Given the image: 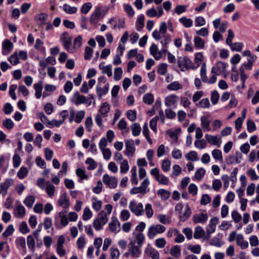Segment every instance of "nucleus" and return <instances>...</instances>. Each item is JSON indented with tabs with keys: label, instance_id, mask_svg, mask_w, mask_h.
<instances>
[{
	"label": "nucleus",
	"instance_id": "8",
	"mask_svg": "<svg viewBox=\"0 0 259 259\" xmlns=\"http://www.w3.org/2000/svg\"><path fill=\"white\" fill-rule=\"evenodd\" d=\"M228 64L222 61H219L217 63L216 66L212 67L211 72L212 74L219 75L226 71Z\"/></svg>",
	"mask_w": 259,
	"mask_h": 259
},
{
	"label": "nucleus",
	"instance_id": "54",
	"mask_svg": "<svg viewBox=\"0 0 259 259\" xmlns=\"http://www.w3.org/2000/svg\"><path fill=\"white\" fill-rule=\"evenodd\" d=\"M159 221L163 224H168L170 223V219L165 214H160L158 215Z\"/></svg>",
	"mask_w": 259,
	"mask_h": 259
},
{
	"label": "nucleus",
	"instance_id": "51",
	"mask_svg": "<svg viewBox=\"0 0 259 259\" xmlns=\"http://www.w3.org/2000/svg\"><path fill=\"white\" fill-rule=\"evenodd\" d=\"M228 45L230 47V48L232 51L237 52L240 51L243 47V44L241 42H231V44H229Z\"/></svg>",
	"mask_w": 259,
	"mask_h": 259
},
{
	"label": "nucleus",
	"instance_id": "6",
	"mask_svg": "<svg viewBox=\"0 0 259 259\" xmlns=\"http://www.w3.org/2000/svg\"><path fill=\"white\" fill-rule=\"evenodd\" d=\"M167 26L165 22H162L160 24L159 30H155L152 33V36L157 40H159L161 38L160 34H164L167 30Z\"/></svg>",
	"mask_w": 259,
	"mask_h": 259
},
{
	"label": "nucleus",
	"instance_id": "48",
	"mask_svg": "<svg viewBox=\"0 0 259 259\" xmlns=\"http://www.w3.org/2000/svg\"><path fill=\"white\" fill-rule=\"evenodd\" d=\"M93 216V213L90 210L88 207H86L84 208L83 213L82 215V219L84 221H88Z\"/></svg>",
	"mask_w": 259,
	"mask_h": 259
},
{
	"label": "nucleus",
	"instance_id": "1",
	"mask_svg": "<svg viewBox=\"0 0 259 259\" xmlns=\"http://www.w3.org/2000/svg\"><path fill=\"white\" fill-rule=\"evenodd\" d=\"M135 244V240H131L130 242L128 245V250L124 253V256L128 257L129 256H131L133 258H138L140 256L141 253L140 250L141 247L136 246Z\"/></svg>",
	"mask_w": 259,
	"mask_h": 259
},
{
	"label": "nucleus",
	"instance_id": "57",
	"mask_svg": "<svg viewBox=\"0 0 259 259\" xmlns=\"http://www.w3.org/2000/svg\"><path fill=\"white\" fill-rule=\"evenodd\" d=\"M14 230L13 226L12 225H9L6 230L3 233V236L5 237H8L13 234Z\"/></svg>",
	"mask_w": 259,
	"mask_h": 259
},
{
	"label": "nucleus",
	"instance_id": "24",
	"mask_svg": "<svg viewBox=\"0 0 259 259\" xmlns=\"http://www.w3.org/2000/svg\"><path fill=\"white\" fill-rule=\"evenodd\" d=\"M48 15L45 13H40L35 17V22L40 26L45 24Z\"/></svg>",
	"mask_w": 259,
	"mask_h": 259
},
{
	"label": "nucleus",
	"instance_id": "30",
	"mask_svg": "<svg viewBox=\"0 0 259 259\" xmlns=\"http://www.w3.org/2000/svg\"><path fill=\"white\" fill-rule=\"evenodd\" d=\"M16 216L18 218H23L25 215V208L22 205H18L16 208Z\"/></svg>",
	"mask_w": 259,
	"mask_h": 259
},
{
	"label": "nucleus",
	"instance_id": "29",
	"mask_svg": "<svg viewBox=\"0 0 259 259\" xmlns=\"http://www.w3.org/2000/svg\"><path fill=\"white\" fill-rule=\"evenodd\" d=\"M182 88L183 85L177 81H173L167 86V89L169 91H178Z\"/></svg>",
	"mask_w": 259,
	"mask_h": 259
},
{
	"label": "nucleus",
	"instance_id": "14",
	"mask_svg": "<svg viewBox=\"0 0 259 259\" xmlns=\"http://www.w3.org/2000/svg\"><path fill=\"white\" fill-rule=\"evenodd\" d=\"M58 204L65 209L69 207L70 205L69 200L66 193H63L61 195L58 200Z\"/></svg>",
	"mask_w": 259,
	"mask_h": 259
},
{
	"label": "nucleus",
	"instance_id": "52",
	"mask_svg": "<svg viewBox=\"0 0 259 259\" xmlns=\"http://www.w3.org/2000/svg\"><path fill=\"white\" fill-rule=\"evenodd\" d=\"M186 158L187 160H191L193 161H196L198 159V155L196 152L192 151L187 153L186 155Z\"/></svg>",
	"mask_w": 259,
	"mask_h": 259
},
{
	"label": "nucleus",
	"instance_id": "39",
	"mask_svg": "<svg viewBox=\"0 0 259 259\" xmlns=\"http://www.w3.org/2000/svg\"><path fill=\"white\" fill-rule=\"evenodd\" d=\"M196 106L202 108H208L210 107V104L208 98H203L201 100Z\"/></svg>",
	"mask_w": 259,
	"mask_h": 259
},
{
	"label": "nucleus",
	"instance_id": "60",
	"mask_svg": "<svg viewBox=\"0 0 259 259\" xmlns=\"http://www.w3.org/2000/svg\"><path fill=\"white\" fill-rule=\"evenodd\" d=\"M19 231L24 234L29 232L30 230L25 222H22L20 224Z\"/></svg>",
	"mask_w": 259,
	"mask_h": 259
},
{
	"label": "nucleus",
	"instance_id": "10",
	"mask_svg": "<svg viewBox=\"0 0 259 259\" xmlns=\"http://www.w3.org/2000/svg\"><path fill=\"white\" fill-rule=\"evenodd\" d=\"M219 219L217 217H214L210 220L209 223L206 227V233L208 235V239L210 237V234L214 232L216 225L219 223Z\"/></svg>",
	"mask_w": 259,
	"mask_h": 259
},
{
	"label": "nucleus",
	"instance_id": "26",
	"mask_svg": "<svg viewBox=\"0 0 259 259\" xmlns=\"http://www.w3.org/2000/svg\"><path fill=\"white\" fill-rule=\"evenodd\" d=\"M178 98V97L175 95H171L167 97L165 99V104L168 107H170L172 105H174L177 101L176 99Z\"/></svg>",
	"mask_w": 259,
	"mask_h": 259
},
{
	"label": "nucleus",
	"instance_id": "43",
	"mask_svg": "<svg viewBox=\"0 0 259 259\" xmlns=\"http://www.w3.org/2000/svg\"><path fill=\"white\" fill-rule=\"evenodd\" d=\"M143 102L148 105H151L154 101V96L151 93L145 94L143 98Z\"/></svg>",
	"mask_w": 259,
	"mask_h": 259
},
{
	"label": "nucleus",
	"instance_id": "9",
	"mask_svg": "<svg viewBox=\"0 0 259 259\" xmlns=\"http://www.w3.org/2000/svg\"><path fill=\"white\" fill-rule=\"evenodd\" d=\"M109 230L114 233H117L120 230V225L118 219L115 217H113L111 221L108 224Z\"/></svg>",
	"mask_w": 259,
	"mask_h": 259
},
{
	"label": "nucleus",
	"instance_id": "5",
	"mask_svg": "<svg viewBox=\"0 0 259 259\" xmlns=\"http://www.w3.org/2000/svg\"><path fill=\"white\" fill-rule=\"evenodd\" d=\"M61 40L65 49L69 52H72L71 48L72 38L67 32H64L61 36Z\"/></svg>",
	"mask_w": 259,
	"mask_h": 259
},
{
	"label": "nucleus",
	"instance_id": "3",
	"mask_svg": "<svg viewBox=\"0 0 259 259\" xmlns=\"http://www.w3.org/2000/svg\"><path fill=\"white\" fill-rule=\"evenodd\" d=\"M166 228L160 224L151 225L148 229L147 236L149 238L153 239L158 234H161L165 232Z\"/></svg>",
	"mask_w": 259,
	"mask_h": 259
},
{
	"label": "nucleus",
	"instance_id": "25",
	"mask_svg": "<svg viewBox=\"0 0 259 259\" xmlns=\"http://www.w3.org/2000/svg\"><path fill=\"white\" fill-rule=\"evenodd\" d=\"M109 91V84H107L103 88H102L99 86V84L97 85L96 88V91L97 93L99 99H101L102 96L103 95H106Z\"/></svg>",
	"mask_w": 259,
	"mask_h": 259
},
{
	"label": "nucleus",
	"instance_id": "27",
	"mask_svg": "<svg viewBox=\"0 0 259 259\" xmlns=\"http://www.w3.org/2000/svg\"><path fill=\"white\" fill-rule=\"evenodd\" d=\"M150 52L155 60H158L161 58L160 54L158 52L157 46L155 44H152L150 48Z\"/></svg>",
	"mask_w": 259,
	"mask_h": 259
},
{
	"label": "nucleus",
	"instance_id": "42",
	"mask_svg": "<svg viewBox=\"0 0 259 259\" xmlns=\"http://www.w3.org/2000/svg\"><path fill=\"white\" fill-rule=\"evenodd\" d=\"M200 76L203 82H206L208 81V78L206 75V67L205 63H204L201 67Z\"/></svg>",
	"mask_w": 259,
	"mask_h": 259
},
{
	"label": "nucleus",
	"instance_id": "44",
	"mask_svg": "<svg viewBox=\"0 0 259 259\" xmlns=\"http://www.w3.org/2000/svg\"><path fill=\"white\" fill-rule=\"evenodd\" d=\"M99 67L102 70V73L106 74L109 77L112 76V68L110 65L102 66L101 64H100Z\"/></svg>",
	"mask_w": 259,
	"mask_h": 259
},
{
	"label": "nucleus",
	"instance_id": "50",
	"mask_svg": "<svg viewBox=\"0 0 259 259\" xmlns=\"http://www.w3.org/2000/svg\"><path fill=\"white\" fill-rule=\"evenodd\" d=\"M212 155L214 159L222 161L223 159L222 153L220 150L214 149L212 151Z\"/></svg>",
	"mask_w": 259,
	"mask_h": 259
},
{
	"label": "nucleus",
	"instance_id": "62",
	"mask_svg": "<svg viewBox=\"0 0 259 259\" xmlns=\"http://www.w3.org/2000/svg\"><path fill=\"white\" fill-rule=\"evenodd\" d=\"M27 169L25 167H21L17 172V176L20 179H23L27 176Z\"/></svg>",
	"mask_w": 259,
	"mask_h": 259
},
{
	"label": "nucleus",
	"instance_id": "55",
	"mask_svg": "<svg viewBox=\"0 0 259 259\" xmlns=\"http://www.w3.org/2000/svg\"><path fill=\"white\" fill-rule=\"evenodd\" d=\"M55 191V186L50 184V183H48L47 184V187H46V191L48 194V195L50 197H52L54 195V192Z\"/></svg>",
	"mask_w": 259,
	"mask_h": 259
},
{
	"label": "nucleus",
	"instance_id": "59",
	"mask_svg": "<svg viewBox=\"0 0 259 259\" xmlns=\"http://www.w3.org/2000/svg\"><path fill=\"white\" fill-rule=\"evenodd\" d=\"M167 65L166 63H161L158 67L157 69L158 73L162 75H164L167 72Z\"/></svg>",
	"mask_w": 259,
	"mask_h": 259
},
{
	"label": "nucleus",
	"instance_id": "34",
	"mask_svg": "<svg viewBox=\"0 0 259 259\" xmlns=\"http://www.w3.org/2000/svg\"><path fill=\"white\" fill-rule=\"evenodd\" d=\"M66 211L62 210L59 213V218L60 219L61 224L63 226H66L68 224V218L66 214Z\"/></svg>",
	"mask_w": 259,
	"mask_h": 259
},
{
	"label": "nucleus",
	"instance_id": "37",
	"mask_svg": "<svg viewBox=\"0 0 259 259\" xmlns=\"http://www.w3.org/2000/svg\"><path fill=\"white\" fill-rule=\"evenodd\" d=\"M179 21L186 28L191 27L193 25V21L186 17L181 18L179 19Z\"/></svg>",
	"mask_w": 259,
	"mask_h": 259
},
{
	"label": "nucleus",
	"instance_id": "21",
	"mask_svg": "<svg viewBox=\"0 0 259 259\" xmlns=\"http://www.w3.org/2000/svg\"><path fill=\"white\" fill-rule=\"evenodd\" d=\"M42 84L43 82L41 80L33 84V88L35 91V96L37 99H39L41 96Z\"/></svg>",
	"mask_w": 259,
	"mask_h": 259
},
{
	"label": "nucleus",
	"instance_id": "36",
	"mask_svg": "<svg viewBox=\"0 0 259 259\" xmlns=\"http://www.w3.org/2000/svg\"><path fill=\"white\" fill-rule=\"evenodd\" d=\"M131 130L132 131V134L134 136H138L141 133V126L138 123H134L131 125Z\"/></svg>",
	"mask_w": 259,
	"mask_h": 259
},
{
	"label": "nucleus",
	"instance_id": "22",
	"mask_svg": "<svg viewBox=\"0 0 259 259\" xmlns=\"http://www.w3.org/2000/svg\"><path fill=\"white\" fill-rule=\"evenodd\" d=\"M13 48L12 42L9 39L4 40L3 44V54L6 55L10 52Z\"/></svg>",
	"mask_w": 259,
	"mask_h": 259
},
{
	"label": "nucleus",
	"instance_id": "4",
	"mask_svg": "<svg viewBox=\"0 0 259 259\" xmlns=\"http://www.w3.org/2000/svg\"><path fill=\"white\" fill-rule=\"evenodd\" d=\"M129 208L131 212L137 216L142 215L144 213L143 205L141 202L131 201L129 204Z\"/></svg>",
	"mask_w": 259,
	"mask_h": 259
},
{
	"label": "nucleus",
	"instance_id": "49",
	"mask_svg": "<svg viewBox=\"0 0 259 259\" xmlns=\"http://www.w3.org/2000/svg\"><path fill=\"white\" fill-rule=\"evenodd\" d=\"M63 10L68 14H74L76 12L77 9L75 7H71L67 4L63 5Z\"/></svg>",
	"mask_w": 259,
	"mask_h": 259
},
{
	"label": "nucleus",
	"instance_id": "18",
	"mask_svg": "<svg viewBox=\"0 0 259 259\" xmlns=\"http://www.w3.org/2000/svg\"><path fill=\"white\" fill-rule=\"evenodd\" d=\"M145 252L148 257L152 259H159L158 251L153 248L147 247L145 250Z\"/></svg>",
	"mask_w": 259,
	"mask_h": 259
},
{
	"label": "nucleus",
	"instance_id": "46",
	"mask_svg": "<svg viewBox=\"0 0 259 259\" xmlns=\"http://www.w3.org/2000/svg\"><path fill=\"white\" fill-rule=\"evenodd\" d=\"M35 201V198L32 195H29L26 197L24 200V203L29 208H31Z\"/></svg>",
	"mask_w": 259,
	"mask_h": 259
},
{
	"label": "nucleus",
	"instance_id": "2",
	"mask_svg": "<svg viewBox=\"0 0 259 259\" xmlns=\"http://www.w3.org/2000/svg\"><path fill=\"white\" fill-rule=\"evenodd\" d=\"M178 67L182 71H185L189 68L193 69H196L193 65V62L187 57H179L177 61Z\"/></svg>",
	"mask_w": 259,
	"mask_h": 259
},
{
	"label": "nucleus",
	"instance_id": "11",
	"mask_svg": "<svg viewBox=\"0 0 259 259\" xmlns=\"http://www.w3.org/2000/svg\"><path fill=\"white\" fill-rule=\"evenodd\" d=\"M242 158L241 153L237 152L234 155H229L226 158V162L228 165H231L234 163H239L240 159Z\"/></svg>",
	"mask_w": 259,
	"mask_h": 259
},
{
	"label": "nucleus",
	"instance_id": "47",
	"mask_svg": "<svg viewBox=\"0 0 259 259\" xmlns=\"http://www.w3.org/2000/svg\"><path fill=\"white\" fill-rule=\"evenodd\" d=\"M109 105L107 102H105L103 104L102 106H101L100 109L99 110V112L103 116L105 117L107 116V114L109 111Z\"/></svg>",
	"mask_w": 259,
	"mask_h": 259
},
{
	"label": "nucleus",
	"instance_id": "15",
	"mask_svg": "<svg viewBox=\"0 0 259 259\" xmlns=\"http://www.w3.org/2000/svg\"><path fill=\"white\" fill-rule=\"evenodd\" d=\"M208 219L207 213H201L196 214L193 217V221L195 224L201 223L204 224Z\"/></svg>",
	"mask_w": 259,
	"mask_h": 259
},
{
	"label": "nucleus",
	"instance_id": "41",
	"mask_svg": "<svg viewBox=\"0 0 259 259\" xmlns=\"http://www.w3.org/2000/svg\"><path fill=\"white\" fill-rule=\"evenodd\" d=\"M15 243L18 248L21 247L22 249H26V241L24 237H18L16 239Z\"/></svg>",
	"mask_w": 259,
	"mask_h": 259
},
{
	"label": "nucleus",
	"instance_id": "40",
	"mask_svg": "<svg viewBox=\"0 0 259 259\" xmlns=\"http://www.w3.org/2000/svg\"><path fill=\"white\" fill-rule=\"evenodd\" d=\"M157 194L160 196L162 200H166L169 198L170 193L167 190L161 189L157 191Z\"/></svg>",
	"mask_w": 259,
	"mask_h": 259
},
{
	"label": "nucleus",
	"instance_id": "32",
	"mask_svg": "<svg viewBox=\"0 0 259 259\" xmlns=\"http://www.w3.org/2000/svg\"><path fill=\"white\" fill-rule=\"evenodd\" d=\"M205 234L204 230L200 226H197L195 229L194 233V237L195 239H198L202 238Z\"/></svg>",
	"mask_w": 259,
	"mask_h": 259
},
{
	"label": "nucleus",
	"instance_id": "20",
	"mask_svg": "<svg viewBox=\"0 0 259 259\" xmlns=\"http://www.w3.org/2000/svg\"><path fill=\"white\" fill-rule=\"evenodd\" d=\"M205 137L209 144L213 145H217L218 147L220 146L221 140L217 136L207 134Z\"/></svg>",
	"mask_w": 259,
	"mask_h": 259
},
{
	"label": "nucleus",
	"instance_id": "13",
	"mask_svg": "<svg viewBox=\"0 0 259 259\" xmlns=\"http://www.w3.org/2000/svg\"><path fill=\"white\" fill-rule=\"evenodd\" d=\"M126 150L125 151V155L132 157L135 152V148L134 146L133 140H126L125 142Z\"/></svg>",
	"mask_w": 259,
	"mask_h": 259
},
{
	"label": "nucleus",
	"instance_id": "28",
	"mask_svg": "<svg viewBox=\"0 0 259 259\" xmlns=\"http://www.w3.org/2000/svg\"><path fill=\"white\" fill-rule=\"evenodd\" d=\"M133 235L135 236L136 239V242H137L138 244V246H139V247H142L145 239V236L144 234L142 233H137L134 232H133Z\"/></svg>",
	"mask_w": 259,
	"mask_h": 259
},
{
	"label": "nucleus",
	"instance_id": "63",
	"mask_svg": "<svg viewBox=\"0 0 259 259\" xmlns=\"http://www.w3.org/2000/svg\"><path fill=\"white\" fill-rule=\"evenodd\" d=\"M92 8V4L91 3L88 2L84 4L81 8V12L83 14H86L91 10Z\"/></svg>",
	"mask_w": 259,
	"mask_h": 259
},
{
	"label": "nucleus",
	"instance_id": "64",
	"mask_svg": "<svg viewBox=\"0 0 259 259\" xmlns=\"http://www.w3.org/2000/svg\"><path fill=\"white\" fill-rule=\"evenodd\" d=\"M122 70L121 67L116 68L114 72V78L115 80H119L121 79L122 74Z\"/></svg>",
	"mask_w": 259,
	"mask_h": 259
},
{
	"label": "nucleus",
	"instance_id": "33",
	"mask_svg": "<svg viewBox=\"0 0 259 259\" xmlns=\"http://www.w3.org/2000/svg\"><path fill=\"white\" fill-rule=\"evenodd\" d=\"M181 247L179 245L172 246L170 250V254L176 258H178L181 255Z\"/></svg>",
	"mask_w": 259,
	"mask_h": 259
},
{
	"label": "nucleus",
	"instance_id": "35",
	"mask_svg": "<svg viewBox=\"0 0 259 259\" xmlns=\"http://www.w3.org/2000/svg\"><path fill=\"white\" fill-rule=\"evenodd\" d=\"M195 46L197 48L203 49L205 45V40L199 36H196L194 39Z\"/></svg>",
	"mask_w": 259,
	"mask_h": 259
},
{
	"label": "nucleus",
	"instance_id": "12",
	"mask_svg": "<svg viewBox=\"0 0 259 259\" xmlns=\"http://www.w3.org/2000/svg\"><path fill=\"white\" fill-rule=\"evenodd\" d=\"M72 102L74 103L76 105H78L80 104H84L89 101L84 96L81 95L78 92H75L71 100Z\"/></svg>",
	"mask_w": 259,
	"mask_h": 259
},
{
	"label": "nucleus",
	"instance_id": "58",
	"mask_svg": "<svg viewBox=\"0 0 259 259\" xmlns=\"http://www.w3.org/2000/svg\"><path fill=\"white\" fill-rule=\"evenodd\" d=\"M120 163V172L122 174H125L129 169V165L128 161L126 160H123L122 162Z\"/></svg>",
	"mask_w": 259,
	"mask_h": 259
},
{
	"label": "nucleus",
	"instance_id": "45",
	"mask_svg": "<svg viewBox=\"0 0 259 259\" xmlns=\"http://www.w3.org/2000/svg\"><path fill=\"white\" fill-rule=\"evenodd\" d=\"M64 122V120H57L56 119H52L51 121H48L47 126L49 128H52L53 126L59 127Z\"/></svg>",
	"mask_w": 259,
	"mask_h": 259
},
{
	"label": "nucleus",
	"instance_id": "17",
	"mask_svg": "<svg viewBox=\"0 0 259 259\" xmlns=\"http://www.w3.org/2000/svg\"><path fill=\"white\" fill-rule=\"evenodd\" d=\"M210 115H206L202 116L201 117V125L203 129H205L206 131H210V120L209 119Z\"/></svg>",
	"mask_w": 259,
	"mask_h": 259
},
{
	"label": "nucleus",
	"instance_id": "53",
	"mask_svg": "<svg viewBox=\"0 0 259 259\" xmlns=\"http://www.w3.org/2000/svg\"><path fill=\"white\" fill-rule=\"evenodd\" d=\"M160 43L162 44L163 48H167V45L170 42L171 38L169 35H164L162 37Z\"/></svg>",
	"mask_w": 259,
	"mask_h": 259
},
{
	"label": "nucleus",
	"instance_id": "31",
	"mask_svg": "<svg viewBox=\"0 0 259 259\" xmlns=\"http://www.w3.org/2000/svg\"><path fill=\"white\" fill-rule=\"evenodd\" d=\"M144 20L145 17L144 15L143 14L140 15L139 17H138L136 23V29L137 30V31H141V29L144 26Z\"/></svg>",
	"mask_w": 259,
	"mask_h": 259
},
{
	"label": "nucleus",
	"instance_id": "19",
	"mask_svg": "<svg viewBox=\"0 0 259 259\" xmlns=\"http://www.w3.org/2000/svg\"><path fill=\"white\" fill-rule=\"evenodd\" d=\"M191 211L189 207V205L187 204L185 206V211L184 212H179V218L182 222L186 221L188 218L190 216Z\"/></svg>",
	"mask_w": 259,
	"mask_h": 259
},
{
	"label": "nucleus",
	"instance_id": "23",
	"mask_svg": "<svg viewBox=\"0 0 259 259\" xmlns=\"http://www.w3.org/2000/svg\"><path fill=\"white\" fill-rule=\"evenodd\" d=\"M236 243L242 249H245L248 246V242L244 240V238L242 234H238L236 236Z\"/></svg>",
	"mask_w": 259,
	"mask_h": 259
},
{
	"label": "nucleus",
	"instance_id": "56",
	"mask_svg": "<svg viewBox=\"0 0 259 259\" xmlns=\"http://www.w3.org/2000/svg\"><path fill=\"white\" fill-rule=\"evenodd\" d=\"M157 181L160 184L167 185L168 183V179L162 174H160L159 176L156 178Z\"/></svg>",
	"mask_w": 259,
	"mask_h": 259
},
{
	"label": "nucleus",
	"instance_id": "16",
	"mask_svg": "<svg viewBox=\"0 0 259 259\" xmlns=\"http://www.w3.org/2000/svg\"><path fill=\"white\" fill-rule=\"evenodd\" d=\"M101 8H96L95 12L92 14L91 16L90 22L92 24L97 23L102 17H104V15L101 17Z\"/></svg>",
	"mask_w": 259,
	"mask_h": 259
},
{
	"label": "nucleus",
	"instance_id": "61",
	"mask_svg": "<svg viewBox=\"0 0 259 259\" xmlns=\"http://www.w3.org/2000/svg\"><path fill=\"white\" fill-rule=\"evenodd\" d=\"M27 243L28 247L32 250H34L35 247V241L32 235H29L27 238Z\"/></svg>",
	"mask_w": 259,
	"mask_h": 259
},
{
	"label": "nucleus",
	"instance_id": "7",
	"mask_svg": "<svg viewBox=\"0 0 259 259\" xmlns=\"http://www.w3.org/2000/svg\"><path fill=\"white\" fill-rule=\"evenodd\" d=\"M103 182L110 188H116L117 184V178L115 177H110L107 174H105L103 175Z\"/></svg>",
	"mask_w": 259,
	"mask_h": 259
},
{
	"label": "nucleus",
	"instance_id": "38",
	"mask_svg": "<svg viewBox=\"0 0 259 259\" xmlns=\"http://www.w3.org/2000/svg\"><path fill=\"white\" fill-rule=\"evenodd\" d=\"M96 219L99 220L102 223V224H106L108 221L107 214L104 210L100 212Z\"/></svg>",
	"mask_w": 259,
	"mask_h": 259
}]
</instances>
